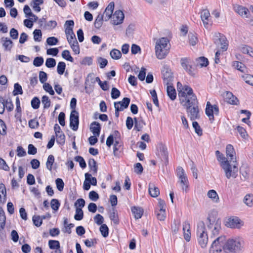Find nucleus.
Segmentation results:
<instances>
[{"mask_svg":"<svg viewBox=\"0 0 253 253\" xmlns=\"http://www.w3.org/2000/svg\"><path fill=\"white\" fill-rule=\"evenodd\" d=\"M110 55L113 59H119L121 57L122 53L120 50L113 49L110 51Z\"/></svg>","mask_w":253,"mask_h":253,"instance_id":"43","label":"nucleus"},{"mask_svg":"<svg viewBox=\"0 0 253 253\" xmlns=\"http://www.w3.org/2000/svg\"><path fill=\"white\" fill-rule=\"evenodd\" d=\"M215 36L218 38V40H219L220 42L221 49L223 51H226L227 49L228 46L226 40L225 38H221V34L219 33L215 34Z\"/></svg>","mask_w":253,"mask_h":253,"instance_id":"29","label":"nucleus"},{"mask_svg":"<svg viewBox=\"0 0 253 253\" xmlns=\"http://www.w3.org/2000/svg\"><path fill=\"white\" fill-rule=\"evenodd\" d=\"M234 9L241 16L246 18L248 17L250 11L247 8L242 5H235L234 6Z\"/></svg>","mask_w":253,"mask_h":253,"instance_id":"15","label":"nucleus"},{"mask_svg":"<svg viewBox=\"0 0 253 253\" xmlns=\"http://www.w3.org/2000/svg\"><path fill=\"white\" fill-rule=\"evenodd\" d=\"M192 126L195 129V132L199 135L201 136L203 134V131L199 124L197 122H193Z\"/></svg>","mask_w":253,"mask_h":253,"instance_id":"50","label":"nucleus"},{"mask_svg":"<svg viewBox=\"0 0 253 253\" xmlns=\"http://www.w3.org/2000/svg\"><path fill=\"white\" fill-rule=\"evenodd\" d=\"M124 14L122 11L116 10L113 15V21L114 25H119L123 23L124 19Z\"/></svg>","mask_w":253,"mask_h":253,"instance_id":"12","label":"nucleus"},{"mask_svg":"<svg viewBox=\"0 0 253 253\" xmlns=\"http://www.w3.org/2000/svg\"><path fill=\"white\" fill-rule=\"evenodd\" d=\"M56 136L57 137L56 142L59 145L63 146L65 141V135L63 131L58 133L57 134H56Z\"/></svg>","mask_w":253,"mask_h":253,"instance_id":"33","label":"nucleus"},{"mask_svg":"<svg viewBox=\"0 0 253 253\" xmlns=\"http://www.w3.org/2000/svg\"><path fill=\"white\" fill-rule=\"evenodd\" d=\"M197 235L198 237V240L200 238H202L205 235H208L205 228V223L203 221H200L197 226Z\"/></svg>","mask_w":253,"mask_h":253,"instance_id":"13","label":"nucleus"},{"mask_svg":"<svg viewBox=\"0 0 253 253\" xmlns=\"http://www.w3.org/2000/svg\"><path fill=\"white\" fill-rule=\"evenodd\" d=\"M208 196L211 198L213 201L217 202L219 197L216 191L214 190H210L208 192Z\"/></svg>","mask_w":253,"mask_h":253,"instance_id":"45","label":"nucleus"},{"mask_svg":"<svg viewBox=\"0 0 253 253\" xmlns=\"http://www.w3.org/2000/svg\"><path fill=\"white\" fill-rule=\"evenodd\" d=\"M34 39L36 42H40L41 41L42 33L41 30L36 29L33 32Z\"/></svg>","mask_w":253,"mask_h":253,"instance_id":"51","label":"nucleus"},{"mask_svg":"<svg viewBox=\"0 0 253 253\" xmlns=\"http://www.w3.org/2000/svg\"><path fill=\"white\" fill-rule=\"evenodd\" d=\"M50 205L52 209L56 211L59 209L60 204L57 199H53L51 201Z\"/></svg>","mask_w":253,"mask_h":253,"instance_id":"54","label":"nucleus"},{"mask_svg":"<svg viewBox=\"0 0 253 253\" xmlns=\"http://www.w3.org/2000/svg\"><path fill=\"white\" fill-rule=\"evenodd\" d=\"M210 16V13L208 9H204L201 12V18L205 27L208 24L209 18Z\"/></svg>","mask_w":253,"mask_h":253,"instance_id":"26","label":"nucleus"},{"mask_svg":"<svg viewBox=\"0 0 253 253\" xmlns=\"http://www.w3.org/2000/svg\"><path fill=\"white\" fill-rule=\"evenodd\" d=\"M88 166L91 170L93 171V174L97 173L98 167L96 162L94 159H90L88 161Z\"/></svg>","mask_w":253,"mask_h":253,"instance_id":"35","label":"nucleus"},{"mask_svg":"<svg viewBox=\"0 0 253 253\" xmlns=\"http://www.w3.org/2000/svg\"><path fill=\"white\" fill-rule=\"evenodd\" d=\"M6 216L1 207H0V230H3L5 226Z\"/></svg>","mask_w":253,"mask_h":253,"instance_id":"30","label":"nucleus"},{"mask_svg":"<svg viewBox=\"0 0 253 253\" xmlns=\"http://www.w3.org/2000/svg\"><path fill=\"white\" fill-rule=\"evenodd\" d=\"M40 100L37 97H34L31 100V106L34 109H37L39 108Z\"/></svg>","mask_w":253,"mask_h":253,"instance_id":"59","label":"nucleus"},{"mask_svg":"<svg viewBox=\"0 0 253 253\" xmlns=\"http://www.w3.org/2000/svg\"><path fill=\"white\" fill-rule=\"evenodd\" d=\"M207 227L209 229L211 230L213 236L218 235L221 230V221L219 218H217L215 213H211L207 217Z\"/></svg>","mask_w":253,"mask_h":253,"instance_id":"4","label":"nucleus"},{"mask_svg":"<svg viewBox=\"0 0 253 253\" xmlns=\"http://www.w3.org/2000/svg\"><path fill=\"white\" fill-rule=\"evenodd\" d=\"M75 41L76 42L74 41V42L70 46L74 53L76 54H79L80 52L79 45L77 40H75Z\"/></svg>","mask_w":253,"mask_h":253,"instance_id":"63","label":"nucleus"},{"mask_svg":"<svg viewBox=\"0 0 253 253\" xmlns=\"http://www.w3.org/2000/svg\"><path fill=\"white\" fill-rule=\"evenodd\" d=\"M186 110L188 116L192 121L200 118L198 101L196 96L192 97L189 102L182 105Z\"/></svg>","mask_w":253,"mask_h":253,"instance_id":"2","label":"nucleus"},{"mask_svg":"<svg viewBox=\"0 0 253 253\" xmlns=\"http://www.w3.org/2000/svg\"><path fill=\"white\" fill-rule=\"evenodd\" d=\"M66 68V64L64 62H59L57 67V72L59 75H63Z\"/></svg>","mask_w":253,"mask_h":253,"instance_id":"46","label":"nucleus"},{"mask_svg":"<svg viewBox=\"0 0 253 253\" xmlns=\"http://www.w3.org/2000/svg\"><path fill=\"white\" fill-rule=\"evenodd\" d=\"M178 95L179 98L180 103L182 105H185L186 103L190 101V99L189 98V96L182 89L178 91Z\"/></svg>","mask_w":253,"mask_h":253,"instance_id":"17","label":"nucleus"},{"mask_svg":"<svg viewBox=\"0 0 253 253\" xmlns=\"http://www.w3.org/2000/svg\"><path fill=\"white\" fill-rule=\"evenodd\" d=\"M85 181H87L90 182V184L96 186L97 184V179L95 177H92L91 174L89 173H85L84 174Z\"/></svg>","mask_w":253,"mask_h":253,"instance_id":"37","label":"nucleus"},{"mask_svg":"<svg viewBox=\"0 0 253 253\" xmlns=\"http://www.w3.org/2000/svg\"><path fill=\"white\" fill-rule=\"evenodd\" d=\"M2 46L6 50H10L13 46V42L8 38L2 37L1 39Z\"/></svg>","mask_w":253,"mask_h":253,"instance_id":"22","label":"nucleus"},{"mask_svg":"<svg viewBox=\"0 0 253 253\" xmlns=\"http://www.w3.org/2000/svg\"><path fill=\"white\" fill-rule=\"evenodd\" d=\"M206 114L209 117V120L211 123L214 120L213 108H212V105L208 101L207 103L205 110Z\"/></svg>","mask_w":253,"mask_h":253,"instance_id":"19","label":"nucleus"},{"mask_svg":"<svg viewBox=\"0 0 253 253\" xmlns=\"http://www.w3.org/2000/svg\"><path fill=\"white\" fill-rule=\"evenodd\" d=\"M244 202L247 206L250 207H252L253 205V197L250 195H247L244 199Z\"/></svg>","mask_w":253,"mask_h":253,"instance_id":"55","label":"nucleus"},{"mask_svg":"<svg viewBox=\"0 0 253 253\" xmlns=\"http://www.w3.org/2000/svg\"><path fill=\"white\" fill-rule=\"evenodd\" d=\"M46 42L49 45H54L58 42V40L54 37H51L46 39Z\"/></svg>","mask_w":253,"mask_h":253,"instance_id":"64","label":"nucleus"},{"mask_svg":"<svg viewBox=\"0 0 253 253\" xmlns=\"http://www.w3.org/2000/svg\"><path fill=\"white\" fill-rule=\"evenodd\" d=\"M157 155L167 166L169 163V153L166 145L162 143L157 146Z\"/></svg>","mask_w":253,"mask_h":253,"instance_id":"6","label":"nucleus"},{"mask_svg":"<svg viewBox=\"0 0 253 253\" xmlns=\"http://www.w3.org/2000/svg\"><path fill=\"white\" fill-rule=\"evenodd\" d=\"M75 161H76L77 162H78L79 163L80 166L82 169H84L85 168H86V163L82 157H81L80 156H76L75 158Z\"/></svg>","mask_w":253,"mask_h":253,"instance_id":"62","label":"nucleus"},{"mask_svg":"<svg viewBox=\"0 0 253 253\" xmlns=\"http://www.w3.org/2000/svg\"><path fill=\"white\" fill-rule=\"evenodd\" d=\"M226 153L227 156L229 157L230 161H232L234 159H236V157H234L235 152L232 145L228 144L226 146Z\"/></svg>","mask_w":253,"mask_h":253,"instance_id":"23","label":"nucleus"},{"mask_svg":"<svg viewBox=\"0 0 253 253\" xmlns=\"http://www.w3.org/2000/svg\"><path fill=\"white\" fill-rule=\"evenodd\" d=\"M244 242L240 238L226 240L225 236L216 238L212 243L210 253H219L223 250L226 253H235L241 250Z\"/></svg>","mask_w":253,"mask_h":253,"instance_id":"1","label":"nucleus"},{"mask_svg":"<svg viewBox=\"0 0 253 253\" xmlns=\"http://www.w3.org/2000/svg\"><path fill=\"white\" fill-rule=\"evenodd\" d=\"M54 162V157L52 155H50L48 156L47 160L46 163V168L49 170H51L52 169V166Z\"/></svg>","mask_w":253,"mask_h":253,"instance_id":"41","label":"nucleus"},{"mask_svg":"<svg viewBox=\"0 0 253 253\" xmlns=\"http://www.w3.org/2000/svg\"><path fill=\"white\" fill-rule=\"evenodd\" d=\"M0 99L2 100V102L4 105V108L5 107L8 112H11V111L13 110V105L11 101H8L7 100H4L1 97H0Z\"/></svg>","mask_w":253,"mask_h":253,"instance_id":"48","label":"nucleus"},{"mask_svg":"<svg viewBox=\"0 0 253 253\" xmlns=\"http://www.w3.org/2000/svg\"><path fill=\"white\" fill-rule=\"evenodd\" d=\"M101 128V126L97 122H93L90 124V130L94 135L99 136Z\"/></svg>","mask_w":253,"mask_h":253,"instance_id":"18","label":"nucleus"},{"mask_svg":"<svg viewBox=\"0 0 253 253\" xmlns=\"http://www.w3.org/2000/svg\"><path fill=\"white\" fill-rule=\"evenodd\" d=\"M131 211L136 219L140 218L143 214V209L139 207H131Z\"/></svg>","mask_w":253,"mask_h":253,"instance_id":"21","label":"nucleus"},{"mask_svg":"<svg viewBox=\"0 0 253 253\" xmlns=\"http://www.w3.org/2000/svg\"><path fill=\"white\" fill-rule=\"evenodd\" d=\"M220 166L223 169L226 177L229 179L230 177L236 178L237 176L238 169L236 165L232 168L228 160L221 162Z\"/></svg>","mask_w":253,"mask_h":253,"instance_id":"5","label":"nucleus"},{"mask_svg":"<svg viewBox=\"0 0 253 253\" xmlns=\"http://www.w3.org/2000/svg\"><path fill=\"white\" fill-rule=\"evenodd\" d=\"M197 64H199L201 67H207L209 65L208 59L204 56L197 59Z\"/></svg>","mask_w":253,"mask_h":253,"instance_id":"40","label":"nucleus"},{"mask_svg":"<svg viewBox=\"0 0 253 253\" xmlns=\"http://www.w3.org/2000/svg\"><path fill=\"white\" fill-rule=\"evenodd\" d=\"M227 99H228V102L232 105H238L239 104V101L238 98L234 96L232 93L230 92H227L226 93Z\"/></svg>","mask_w":253,"mask_h":253,"instance_id":"25","label":"nucleus"},{"mask_svg":"<svg viewBox=\"0 0 253 253\" xmlns=\"http://www.w3.org/2000/svg\"><path fill=\"white\" fill-rule=\"evenodd\" d=\"M43 58L41 56H38L35 58L33 61V65L36 67H40L43 63Z\"/></svg>","mask_w":253,"mask_h":253,"instance_id":"61","label":"nucleus"},{"mask_svg":"<svg viewBox=\"0 0 253 253\" xmlns=\"http://www.w3.org/2000/svg\"><path fill=\"white\" fill-rule=\"evenodd\" d=\"M34 224L37 227H40L42 223V220L40 215H34L32 218Z\"/></svg>","mask_w":253,"mask_h":253,"instance_id":"47","label":"nucleus"},{"mask_svg":"<svg viewBox=\"0 0 253 253\" xmlns=\"http://www.w3.org/2000/svg\"><path fill=\"white\" fill-rule=\"evenodd\" d=\"M182 89L183 90H184L185 91V92L187 93V94H188V95L189 96V98L190 99H192V97H193L194 96H196L195 94L193 93V89L190 86L187 85H185L183 86V87H182Z\"/></svg>","mask_w":253,"mask_h":253,"instance_id":"42","label":"nucleus"},{"mask_svg":"<svg viewBox=\"0 0 253 253\" xmlns=\"http://www.w3.org/2000/svg\"><path fill=\"white\" fill-rule=\"evenodd\" d=\"M103 21V14H99L98 15L94 21V27L96 29H99L102 25Z\"/></svg>","mask_w":253,"mask_h":253,"instance_id":"34","label":"nucleus"},{"mask_svg":"<svg viewBox=\"0 0 253 253\" xmlns=\"http://www.w3.org/2000/svg\"><path fill=\"white\" fill-rule=\"evenodd\" d=\"M163 79L167 84L172 81L173 77L171 69L167 66H164L162 70Z\"/></svg>","mask_w":253,"mask_h":253,"instance_id":"11","label":"nucleus"},{"mask_svg":"<svg viewBox=\"0 0 253 253\" xmlns=\"http://www.w3.org/2000/svg\"><path fill=\"white\" fill-rule=\"evenodd\" d=\"M114 9V2L112 1L106 7L104 14H105V21L108 20L112 16Z\"/></svg>","mask_w":253,"mask_h":253,"instance_id":"20","label":"nucleus"},{"mask_svg":"<svg viewBox=\"0 0 253 253\" xmlns=\"http://www.w3.org/2000/svg\"><path fill=\"white\" fill-rule=\"evenodd\" d=\"M109 217L110 219L115 224H118L119 223V220L118 218V213L117 211L114 209L112 208V211L109 214Z\"/></svg>","mask_w":253,"mask_h":253,"instance_id":"31","label":"nucleus"},{"mask_svg":"<svg viewBox=\"0 0 253 253\" xmlns=\"http://www.w3.org/2000/svg\"><path fill=\"white\" fill-rule=\"evenodd\" d=\"M84 217V212L81 208L77 207L74 218L76 220H81Z\"/></svg>","mask_w":253,"mask_h":253,"instance_id":"39","label":"nucleus"},{"mask_svg":"<svg viewBox=\"0 0 253 253\" xmlns=\"http://www.w3.org/2000/svg\"><path fill=\"white\" fill-rule=\"evenodd\" d=\"M121 148V145L120 144L118 140H115V143L113 147V154L115 156L119 157L121 153L120 150Z\"/></svg>","mask_w":253,"mask_h":253,"instance_id":"32","label":"nucleus"},{"mask_svg":"<svg viewBox=\"0 0 253 253\" xmlns=\"http://www.w3.org/2000/svg\"><path fill=\"white\" fill-rule=\"evenodd\" d=\"M190 58L184 57L180 59V64L185 71L191 76H194V68L193 67Z\"/></svg>","mask_w":253,"mask_h":253,"instance_id":"8","label":"nucleus"},{"mask_svg":"<svg viewBox=\"0 0 253 253\" xmlns=\"http://www.w3.org/2000/svg\"><path fill=\"white\" fill-rule=\"evenodd\" d=\"M57 189L59 191H62L64 189V183L61 178H58L55 180Z\"/></svg>","mask_w":253,"mask_h":253,"instance_id":"56","label":"nucleus"},{"mask_svg":"<svg viewBox=\"0 0 253 253\" xmlns=\"http://www.w3.org/2000/svg\"><path fill=\"white\" fill-rule=\"evenodd\" d=\"M99 230L103 237L106 238L108 236L109 228L105 224H102L100 227Z\"/></svg>","mask_w":253,"mask_h":253,"instance_id":"44","label":"nucleus"},{"mask_svg":"<svg viewBox=\"0 0 253 253\" xmlns=\"http://www.w3.org/2000/svg\"><path fill=\"white\" fill-rule=\"evenodd\" d=\"M167 91L168 96L171 100L175 99L176 97V92L175 88L173 86L168 85Z\"/></svg>","mask_w":253,"mask_h":253,"instance_id":"27","label":"nucleus"},{"mask_svg":"<svg viewBox=\"0 0 253 253\" xmlns=\"http://www.w3.org/2000/svg\"><path fill=\"white\" fill-rule=\"evenodd\" d=\"M79 124V113L76 110H72L70 116V126L74 131H76L78 129Z\"/></svg>","mask_w":253,"mask_h":253,"instance_id":"10","label":"nucleus"},{"mask_svg":"<svg viewBox=\"0 0 253 253\" xmlns=\"http://www.w3.org/2000/svg\"><path fill=\"white\" fill-rule=\"evenodd\" d=\"M225 225L231 228L240 229L243 225V222L237 216H231L227 219Z\"/></svg>","mask_w":253,"mask_h":253,"instance_id":"7","label":"nucleus"},{"mask_svg":"<svg viewBox=\"0 0 253 253\" xmlns=\"http://www.w3.org/2000/svg\"><path fill=\"white\" fill-rule=\"evenodd\" d=\"M6 128V126L4 122L0 119V134L3 136L5 135L7 133Z\"/></svg>","mask_w":253,"mask_h":253,"instance_id":"53","label":"nucleus"},{"mask_svg":"<svg viewBox=\"0 0 253 253\" xmlns=\"http://www.w3.org/2000/svg\"><path fill=\"white\" fill-rule=\"evenodd\" d=\"M74 26V22L73 20H67L64 24L65 28V34L66 38L71 36H74L75 34L73 32V27Z\"/></svg>","mask_w":253,"mask_h":253,"instance_id":"14","label":"nucleus"},{"mask_svg":"<svg viewBox=\"0 0 253 253\" xmlns=\"http://www.w3.org/2000/svg\"><path fill=\"white\" fill-rule=\"evenodd\" d=\"M199 245L203 248H205L207 246L208 242V235H205L202 238H200L198 240Z\"/></svg>","mask_w":253,"mask_h":253,"instance_id":"60","label":"nucleus"},{"mask_svg":"<svg viewBox=\"0 0 253 253\" xmlns=\"http://www.w3.org/2000/svg\"><path fill=\"white\" fill-rule=\"evenodd\" d=\"M130 99L128 97H124L122 101L114 102V106H119L121 110L123 111L126 109L130 103Z\"/></svg>","mask_w":253,"mask_h":253,"instance_id":"16","label":"nucleus"},{"mask_svg":"<svg viewBox=\"0 0 253 253\" xmlns=\"http://www.w3.org/2000/svg\"><path fill=\"white\" fill-rule=\"evenodd\" d=\"M22 93L23 90L22 86L18 83H15L14 85L13 95H16L18 94H22Z\"/></svg>","mask_w":253,"mask_h":253,"instance_id":"49","label":"nucleus"},{"mask_svg":"<svg viewBox=\"0 0 253 253\" xmlns=\"http://www.w3.org/2000/svg\"><path fill=\"white\" fill-rule=\"evenodd\" d=\"M56 65V60L53 58H48L45 62V66L49 68H53Z\"/></svg>","mask_w":253,"mask_h":253,"instance_id":"58","label":"nucleus"},{"mask_svg":"<svg viewBox=\"0 0 253 253\" xmlns=\"http://www.w3.org/2000/svg\"><path fill=\"white\" fill-rule=\"evenodd\" d=\"M148 191L149 194L153 197H157L160 194L159 189L153 183H149Z\"/></svg>","mask_w":253,"mask_h":253,"instance_id":"24","label":"nucleus"},{"mask_svg":"<svg viewBox=\"0 0 253 253\" xmlns=\"http://www.w3.org/2000/svg\"><path fill=\"white\" fill-rule=\"evenodd\" d=\"M189 43L190 45L194 46L195 45L198 41V38L195 34L190 33L188 34Z\"/></svg>","mask_w":253,"mask_h":253,"instance_id":"36","label":"nucleus"},{"mask_svg":"<svg viewBox=\"0 0 253 253\" xmlns=\"http://www.w3.org/2000/svg\"><path fill=\"white\" fill-rule=\"evenodd\" d=\"M176 170L177 173V176L180 179V183L182 186V189L183 190H186L188 187V181L184 170L181 167H178Z\"/></svg>","mask_w":253,"mask_h":253,"instance_id":"9","label":"nucleus"},{"mask_svg":"<svg viewBox=\"0 0 253 253\" xmlns=\"http://www.w3.org/2000/svg\"><path fill=\"white\" fill-rule=\"evenodd\" d=\"M169 42V41L167 38H162L156 42L155 52L158 59H164L168 54L170 48L169 45H168Z\"/></svg>","mask_w":253,"mask_h":253,"instance_id":"3","label":"nucleus"},{"mask_svg":"<svg viewBox=\"0 0 253 253\" xmlns=\"http://www.w3.org/2000/svg\"><path fill=\"white\" fill-rule=\"evenodd\" d=\"M42 102L43 104L44 108H48L50 106V100L46 95H43L42 98Z\"/></svg>","mask_w":253,"mask_h":253,"instance_id":"57","label":"nucleus"},{"mask_svg":"<svg viewBox=\"0 0 253 253\" xmlns=\"http://www.w3.org/2000/svg\"><path fill=\"white\" fill-rule=\"evenodd\" d=\"M48 246L51 250L58 249L60 248V243L57 240H50L48 241Z\"/></svg>","mask_w":253,"mask_h":253,"instance_id":"38","label":"nucleus"},{"mask_svg":"<svg viewBox=\"0 0 253 253\" xmlns=\"http://www.w3.org/2000/svg\"><path fill=\"white\" fill-rule=\"evenodd\" d=\"M6 191L4 184L0 183V202L4 203L6 201Z\"/></svg>","mask_w":253,"mask_h":253,"instance_id":"28","label":"nucleus"},{"mask_svg":"<svg viewBox=\"0 0 253 253\" xmlns=\"http://www.w3.org/2000/svg\"><path fill=\"white\" fill-rule=\"evenodd\" d=\"M62 56L65 59L71 62H73L74 61L73 58L70 55V51L68 50H65L62 52Z\"/></svg>","mask_w":253,"mask_h":253,"instance_id":"52","label":"nucleus"}]
</instances>
